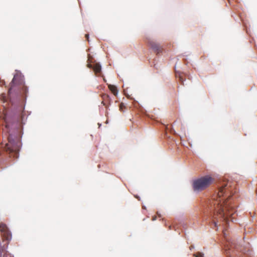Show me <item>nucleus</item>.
Masks as SVG:
<instances>
[{
    "label": "nucleus",
    "instance_id": "nucleus-1",
    "mask_svg": "<svg viewBox=\"0 0 257 257\" xmlns=\"http://www.w3.org/2000/svg\"><path fill=\"white\" fill-rule=\"evenodd\" d=\"M233 193L232 182L223 181L220 184L216 200L212 202L214 208L211 215L212 223L215 227L221 224L227 227L230 221H233L235 219V205L229 201Z\"/></svg>",
    "mask_w": 257,
    "mask_h": 257
},
{
    "label": "nucleus",
    "instance_id": "nucleus-2",
    "mask_svg": "<svg viewBox=\"0 0 257 257\" xmlns=\"http://www.w3.org/2000/svg\"><path fill=\"white\" fill-rule=\"evenodd\" d=\"M13 92L26 97L28 92V88L25 85L24 77L17 74L14 75L11 83V87L9 89V94L10 95Z\"/></svg>",
    "mask_w": 257,
    "mask_h": 257
},
{
    "label": "nucleus",
    "instance_id": "nucleus-3",
    "mask_svg": "<svg viewBox=\"0 0 257 257\" xmlns=\"http://www.w3.org/2000/svg\"><path fill=\"white\" fill-rule=\"evenodd\" d=\"M213 182V178L208 176L202 177L194 180L193 188L195 191H201L207 188Z\"/></svg>",
    "mask_w": 257,
    "mask_h": 257
},
{
    "label": "nucleus",
    "instance_id": "nucleus-4",
    "mask_svg": "<svg viewBox=\"0 0 257 257\" xmlns=\"http://www.w3.org/2000/svg\"><path fill=\"white\" fill-rule=\"evenodd\" d=\"M238 249V247L233 241H228L224 246L225 253L228 257H235L237 255Z\"/></svg>",
    "mask_w": 257,
    "mask_h": 257
},
{
    "label": "nucleus",
    "instance_id": "nucleus-5",
    "mask_svg": "<svg viewBox=\"0 0 257 257\" xmlns=\"http://www.w3.org/2000/svg\"><path fill=\"white\" fill-rule=\"evenodd\" d=\"M0 231L2 232V236L4 241L6 240L7 241L6 244L7 246H8L9 241L12 239V234L6 224L3 223H0Z\"/></svg>",
    "mask_w": 257,
    "mask_h": 257
},
{
    "label": "nucleus",
    "instance_id": "nucleus-6",
    "mask_svg": "<svg viewBox=\"0 0 257 257\" xmlns=\"http://www.w3.org/2000/svg\"><path fill=\"white\" fill-rule=\"evenodd\" d=\"M148 44L151 48L157 53V54H159L161 53L163 50L162 47L158 43L153 41L150 40L148 42Z\"/></svg>",
    "mask_w": 257,
    "mask_h": 257
},
{
    "label": "nucleus",
    "instance_id": "nucleus-7",
    "mask_svg": "<svg viewBox=\"0 0 257 257\" xmlns=\"http://www.w3.org/2000/svg\"><path fill=\"white\" fill-rule=\"evenodd\" d=\"M6 149L11 152H16L18 150V147L13 145V142L9 138V143L6 145Z\"/></svg>",
    "mask_w": 257,
    "mask_h": 257
},
{
    "label": "nucleus",
    "instance_id": "nucleus-8",
    "mask_svg": "<svg viewBox=\"0 0 257 257\" xmlns=\"http://www.w3.org/2000/svg\"><path fill=\"white\" fill-rule=\"evenodd\" d=\"M87 67L89 68H92L96 75H97L101 72V67L98 63H95L94 65L88 64H87Z\"/></svg>",
    "mask_w": 257,
    "mask_h": 257
},
{
    "label": "nucleus",
    "instance_id": "nucleus-9",
    "mask_svg": "<svg viewBox=\"0 0 257 257\" xmlns=\"http://www.w3.org/2000/svg\"><path fill=\"white\" fill-rule=\"evenodd\" d=\"M101 98L102 99L101 103L107 107L110 104V99L109 95L106 94H103L101 95Z\"/></svg>",
    "mask_w": 257,
    "mask_h": 257
},
{
    "label": "nucleus",
    "instance_id": "nucleus-10",
    "mask_svg": "<svg viewBox=\"0 0 257 257\" xmlns=\"http://www.w3.org/2000/svg\"><path fill=\"white\" fill-rule=\"evenodd\" d=\"M108 88L109 89V90L112 92V93H113V94L114 95H116L117 93V88L114 85H109L108 86Z\"/></svg>",
    "mask_w": 257,
    "mask_h": 257
},
{
    "label": "nucleus",
    "instance_id": "nucleus-11",
    "mask_svg": "<svg viewBox=\"0 0 257 257\" xmlns=\"http://www.w3.org/2000/svg\"><path fill=\"white\" fill-rule=\"evenodd\" d=\"M125 105L123 103H121L120 104H119V110L121 111H124V109L125 108Z\"/></svg>",
    "mask_w": 257,
    "mask_h": 257
},
{
    "label": "nucleus",
    "instance_id": "nucleus-12",
    "mask_svg": "<svg viewBox=\"0 0 257 257\" xmlns=\"http://www.w3.org/2000/svg\"><path fill=\"white\" fill-rule=\"evenodd\" d=\"M195 257H203V254L201 252H197L196 254H194Z\"/></svg>",
    "mask_w": 257,
    "mask_h": 257
},
{
    "label": "nucleus",
    "instance_id": "nucleus-13",
    "mask_svg": "<svg viewBox=\"0 0 257 257\" xmlns=\"http://www.w3.org/2000/svg\"><path fill=\"white\" fill-rule=\"evenodd\" d=\"M5 249V247L4 246H0V251L1 252L4 251Z\"/></svg>",
    "mask_w": 257,
    "mask_h": 257
},
{
    "label": "nucleus",
    "instance_id": "nucleus-14",
    "mask_svg": "<svg viewBox=\"0 0 257 257\" xmlns=\"http://www.w3.org/2000/svg\"><path fill=\"white\" fill-rule=\"evenodd\" d=\"M180 80L182 82V85H184L183 84V79L182 76H179Z\"/></svg>",
    "mask_w": 257,
    "mask_h": 257
},
{
    "label": "nucleus",
    "instance_id": "nucleus-15",
    "mask_svg": "<svg viewBox=\"0 0 257 257\" xmlns=\"http://www.w3.org/2000/svg\"><path fill=\"white\" fill-rule=\"evenodd\" d=\"M85 37L87 39V41H89V40H88V38H89V35L88 34H86L85 35Z\"/></svg>",
    "mask_w": 257,
    "mask_h": 257
},
{
    "label": "nucleus",
    "instance_id": "nucleus-16",
    "mask_svg": "<svg viewBox=\"0 0 257 257\" xmlns=\"http://www.w3.org/2000/svg\"><path fill=\"white\" fill-rule=\"evenodd\" d=\"M4 83V82L3 80H0V86L3 85Z\"/></svg>",
    "mask_w": 257,
    "mask_h": 257
},
{
    "label": "nucleus",
    "instance_id": "nucleus-17",
    "mask_svg": "<svg viewBox=\"0 0 257 257\" xmlns=\"http://www.w3.org/2000/svg\"><path fill=\"white\" fill-rule=\"evenodd\" d=\"M4 257H11V256L9 254H6L4 255Z\"/></svg>",
    "mask_w": 257,
    "mask_h": 257
},
{
    "label": "nucleus",
    "instance_id": "nucleus-18",
    "mask_svg": "<svg viewBox=\"0 0 257 257\" xmlns=\"http://www.w3.org/2000/svg\"><path fill=\"white\" fill-rule=\"evenodd\" d=\"M191 248H193V246H190V249Z\"/></svg>",
    "mask_w": 257,
    "mask_h": 257
},
{
    "label": "nucleus",
    "instance_id": "nucleus-19",
    "mask_svg": "<svg viewBox=\"0 0 257 257\" xmlns=\"http://www.w3.org/2000/svg\"><path fill=\"white\" fill-rule=\"evenodd\" d=\"M191 248H193V246H190V249Z\"/></svg>",
    "mask_w": 257,
    "mask_h": 257
},
{
    "label": "nucleus",
    "instance_id": "nucleus-20",
    "mask_svg": "<svg viewBox=\"0 0 257 257\" xmlns=\"http://www.w3.org/2000/svg\"><path fill=\"white\" fill-rule=\"evenodd\" d=\"M156 219V218H154L153 220H155Z\"/></svg>",
    "mask_w": 257,
    "mask_h": 257
}]
</instances>
